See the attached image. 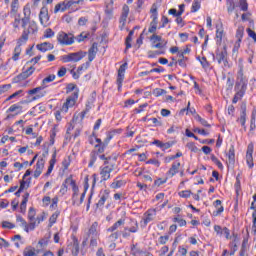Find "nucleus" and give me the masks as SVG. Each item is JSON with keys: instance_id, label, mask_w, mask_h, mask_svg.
<instances>
[{"instance_id": "nucleus-1", "label": "nucleus", "mask_w": 256, "mask_h": 256, "mask_svg": "<svg viewBox=\"0 0 256 256\" xmlns=\"http://www.w3.org/2000/svg\"><path fill=\"white\" fill-rule=\"evenodd\" d=\"M121 134L123 133L122 129H114L111 130L110 132L107 133V137L106 139L103 141H101L100 138H96V144L95 148L98 149V153H104L105 152V147H107V145H109V141H111V139H113V137H115V135Z\"/></svg>"}, {"instance_id": "nucleus-2", "label": "nucleus", "mask_w": 256, "mask_h": 256, "mask_svg": "<svg viewBox=\"0 0 256 256\" xmlns=\"http://www.w3.org/2000/svg\"><path fill=\"white\" fill-rule=\"evenodd\" d=\"M235 91L236 93H242V95H245V91H247V78L243 75V66H239Z\"/></svg>"}, {"instance_id": "nucleus-3", "label": "nucleus", "mask_w": 256, "mask_h": 256, "mask_svg": "<svg viewBox=\"0 0 256 256\" xmlns=\"http://www.w3.org/2000/svg\"><path fill=\"white\" fill-rule=\"evenodd\" d=\"M115 171V162L106 161L102 166H100V177L101 183L103 181H109L111 179V173Z\"/></svg>"}, {"instance_id": "nucleus-4", "label": "nucleus", "mask_w": 256, "mask_h": 256, "mask_svg": "<svg viewBox=\"0 0 256 256\" xmlns=\"http://www.w3.org/2000/svg\"><path fill=\"white\" fill-rule=\"evenodd\" d=\"M71 253H79V243L77 241H74L73 243H70L66 249L60 248L57 252V256H71Z\"/></svg>"}, {"instance_id": "nucleus-5", "label": "nucleus", "mask_w": 256, "mask_h": 256, "mask_svg": "<svg viewBox=\"0 0 256 256\" xmlns=\"http://www.w3.org/2000/svg\"><path fill=\"white\" fill-rule=\"evenodd\" d=\"M57 41L60 45H73L75 43V36L71 33L60 31L57 34Z\"/></svg>"}, {"instance_id": "nucleus-6", "label": "nucleus", "mask_w": 256, "mask_h": 256, "mask_svg": "<svg viewBox=\"0 0 256 256\" xmlns=\"http://www.w3.org/2000/svg\"><path fill=\"white\" fill-rule=\"evenodd\" d=\"M86 56H87V52L78 51V52L69 53L67 55H64L62 57V61L64 63H71V61H74V63H77L78 61H81V59H83Z\"/></svg>"}, {"instance_id": "nucleus-7", "label": "nucleus", "mask_w": 256, "mask_h": 256, "mask_svg": "<svg viewBox=\"0 0 256 256\" xmlns=\"http://www.w3.org/2000/svg\"><path fill=\"white\" fill-rule=\"evenodd\" d=\"M157 217V209L155 208H151L148 209L142 217V221H141V227H147V225H149V223H151L152 221H155Z\"/></svg>"}, {"instance_id": "nucleus-8", "label": "nucleus", "mask_w": 256, "mask_h": 256, "mask_svg": "<svg viewBox=\"0 0 256 256\" xmlns=\"http://www.w3.org/2000/svg\"><path fill=\"white\" fill-rule=\"evenodd\" d=\"M77 99H79V91L76 90L73 92L67 99L66 102L63 104L61 111L62 113H67L70 107H74L75 103H77Z\"/></svg>"}, {"instance_id": "nucleus-9", "label": "nucleus", "mask_w": 256, "mask_h": 256, "mask_svg": "<svg viewBox=\"0 0 256 256\" xmlns=\"http://www.w3.org/2000/svg\"><path fill=\"white\" fill-rule=\"evenodd\" d=\"M215 59L217 60V62L219 63V65H221V63H223L224 67H227L228 65V61H227V47H224L221 50H217L216 51V55L213 54V60L215 61Z\"/></svg>"}, {"instance_id": "nucleus-10", "label": "nucleus", "mask_w": 256, "mask_h": 256, "mask_svg": "<svg viewBox=\"0 0 256 256\" xmlns=\"http://www.w3.org/2000/svg\"><path fill=\"white\" fill-rule=\"evenodd\" d=\"M67 183L72 187V199L75 201L77 199V195H79V186H77V183L72 178H66L65 182L62 184V187H64L62 188V191H67Z\"/></svg>"}, {"instance_id": "nucleus-11", "label": "nucleus", "mask_w": 256, "mask_h": 256, "mask_svg": "<svg viewBox=\"0 0 256 256\" xmlns=\"http://www.w3.org/2000/svg\"><path fill=\"white\" fill-rule=\"evenodd\" d=\"M50 16H49V8H47V6H43L40 9V13H39V21L42 25V27H49V25L51 24L49 22Z\"/></svg>"}, {"instance_id": "nucleus-12", "label": "nucleus", "mask_w": 256, "mask_h": 256, "mask_svg": "<svg viewBox=\"0 0 256 256\" xmlns=\"http://www.w3.org/2000/svg\"><path fill=\"white\" fill-rule=\"evenodd\" d=\"M22 28L24 30H23L21 39H23V41H27L29 39V35H33V33H36L37 24L35 22H32L28 25V27L26 25L25 27H22Z\"/></svg>"}, {"instance_id": "nucleus-13", "label": "nucleus", "mask_w": 256, "mask_h": 256, "mask_svg": "<svg viewBox=\"0 0 256 256\" xmlns=\"http://www.w3.org/2000/svg\"><path fill=\"white\" fill-rule=\"evenodd\" d=\"M24 17L22 18V27H27L31 22V5L26 4L23 8Z\"/></svg>"}, {"instance_id": "nucleus-14", "label": "nucleus", "mask_w": 256, "mask_h": 256, "mask_svg": "<svg viewBox=\"0 0 256 256\" xmlns=\"http://www.w3.org/2000/svg\"><path fill=\"white\" fill-rule=\"evenodd\" d=\"M125 69H127V63L122 64L118 69V76L116 80L118 91H121V87H123V81L125 80Z\"/></svg>"}, {"instance_id": "nucleus-15", "label": "nucleus", "mask_w": 256, "mask_h": 256, "mask_svg": "<svg viewBox=\"0 0 256 256\" xmlns=\"http://www.w3.org/2000/svg\"><path fill=\"white\" fill-rule=\"evenodd\" d=\"M241 112H240V117L236 120L237 123H240L244 129H247V126L245 125L247 121V104L242 103L240 106Z\"/></svg>"}, {"instance_id": "nucleus-16", "label": "nucleus", "mask_w": 256, "mask_h": 256, "mask_svg": "<svg viewBox=\"0 0 256 256\" xmlns=\"http://www.w3.org/2000/svg\"><path fill=\"white\" fill-rule=\"evenodd\" d=\"M55 77V74H51L48 77L44 78L42 80L41 86L31 89L30 93H37V91H43V89H47V83H52V81H55Z\"/></svg>"}, {"instance_id": "nucleus-17", "label": "nucleus", "mask_w": 256, "mask_h": 256, "mask_svg": "<svg viewBox=\"0 0 256 256\" xmlns=\"http://www.w3.org/2000/svg\"><path fill=\"white\" fill-rule=\"evenodd\" d=\"M98 197L99 200L96 203V209H103L105 202L109 199V190L101 191Z\"/></svg>"}, {"instance_id": "nucleus-18", "label": "nucleus", "mask_w": 256, "mask_h": 256, "mask_svg": "<svg viewBox=\"0 0 256 256\" xmlns=\"http://www.w3.org/2000/svg\"><path fill=\"white\" fill-rule=\"evenodd\" d=\"M253 143L248 144L247 146V151H246V163L249 167V169H253L254 164H253Z\"/></svg>"}, {"instance_id": "nucleus-19", "label": "nucleus", "mask_w": 256, "mask_h": 256, "mask_svg": "<svg viewBox=\"0 0 256 256\" xmlns=\"http://www.w3.org/2000/svg\"><path fill=\"white\" fill-rule=\"evenodd\" d=\"M45 168V159L40 158L36 163V169L34 171V178L38 179L43 173V169Z\"/></svg>"}, {"instance_id": "nucleus-20", "label": "nucleus", "mask_w": 256, "mask_h": 256, "mask_svg": "<svg viewBox=\"0 0 256 256\" xmlns=\"http://www.w3.org/2000/svg\"><path fill=\"white\" fill-rule=\"evenodd\" d=\"M180 167H181V162H179V161L173 162L171 168L166 173L167 177H175V175H177V173H179Z\"/></svg>"}, {"instance_id": "nucleus-21", "label": "nucleus", "mask_w": 256, "mask_h": 256, "mask_svg": "<svg viewBox=\"0 0 256 256\" xmlns=\"http://www.w3.org/2000/svg\"><path fill=\"white\" fill-rule=\"evenodd\" d=\"M100 235V230H99V223L94 222L90 226L88 230V237H99Z\"/></svg>"}, {"instance_id": "nucleus-22", "label": "nucleus", "mask_w": 256, "mask_h": 256, "mask_svg": "<svg viewBox=\"0 0 256 256\" xmlns=\"http://www.w3.org/2000/svg\"><path fill=\"white\" fill-rule=\"evenodd\" d=\"M33 73H35V67L30 66L29 68H27L25 71H23L21 74L18 75V79L20 81L29 79V77H31V75H33Z\"/></svg>"}, {"instance_id": "nucleus-23", "label": "nucleus", "mask_w": 256, "mask_h": 256, "mask_svg": "<svg viewBox=\"0 0 256 256\" xmlns=\"http://www.w3.org/2000/svg\"><path fill=\"white\" fill-rule=\"evenodd\" d=\"M55 163H57V151L55 150L54 153L52 154V158L49 161V167L48 170L46 172V177H49V175H51V173H53V169L55 167Z\"/></svg>"}, {"instance_id": "nucleus-24", "label": "nucleus", "mask_w": 256, "mask_h": 256, "mask_svg": "<svg viewBox=\"0 0 256 256\" xmlns=\"http://www.w3.org/2000/svg\"><path fill=\"white\" fill-rule=\"evenodd\" d=\"M97 43H93L92 46L90 47V49L88 50V61L91 62L95 59V57L97 56Z\"/></svg>"}, {"instance_id": "nucleus-25", "label": "nucleus", "mask_w": 256, "mask_h": 256, "mask_svg": "<svg viewBox=\"0 0 256 256\" xmlns=\"http://www.w3.org/2000/svg\"><path fill=\"white\" fill-rule=\"evenodd\" d=\"M10 17L14 19V21L12 22L14 29H19V25L23 27V19H21V14H10Z\"/></svg>"}, {"instance_id": "nucleus-26", "label": "nucleus", "mask_w": 256, "mask_h": 256, "mask_svg": "<svg viewBox=\"0 0 256 256\" xmlns=\"http://www.w3.org/2000/svg\"><path fill=\"white\" fill-rule=\"evenodd\" d=\"M130 225L131 227H125L124 231H129V233H137V231H139V223L137 222V220H130Z\"/></svg>"}, {"instance_id": "nucleus-27", "label": "nucleus", "mask_w": 256, "mask_h": 256, "mask_svg": "<svg viewBox=\"0 0 256 256\" xmlns=\"http://www.w3.org/2000/svg\"><path fill=\"white\" fill-rule=\"evenodd\" d=\"M228 157V165H235V146H230L229 151L227 153Z\"/></svg>"}, {"instance_id": "nucleus-28", "label": "nucleus", "mask_w": 256, "mask_h": 256, "mask_svg": "<svg viewBox=\"0 0 256 256\" xmlns=\"http://www.w3.org/2000/svg\"><path fill=\"white\" fill-rule=\"evenodd\" d=\"M36 49H38V51H42V53H45L46 51H51V49H53V44L49 42L37 44Z\"/></svg>"}, {"instance_id": "nucleus-29", "label": "nucleus", "mask_w": 256, "mask_h": 256, "mask_svg": "<svg viewBox=\"0 0 256 256\" xmlns=\"http://www.w3.org/2000/svg\"><path fill=\"white\" fill-rule=\"evenodd\" d=\"M127 17H129V6L124 5L122 8V14L120 17V23H122V25H125V22L127 21Z\"/></svg>"}, {"instance_id": "nucleus-30", "label": "nucleus", "mask_w": 256, "mask_h": 256, "mask_svg": "<svg viewBox=\"0 0 256 256\" xmlns=\"http://www.w3.org/2000/svg\"><path fill=\"white\" fill-rule=\"evenodd\" d=\"M121 225H125V219H119L116 223L107 229V233L115 232L118 228L121 227Z\"/></svg>"}, {"instance_id": "nucleus-31", "label": "nucleus", "mask_w": 256, "mask_h": 256, "mask_svg": "<svg viewBox=\"0 0 256 256\" xmlns=\"http://www.w3.org/2000/svg\"><path fill=\"white\" fill-rule=\"evenodd\" d=\"M29 201V192L23 195V200L20 204V212L25 213L27 211V202Z\"/></svg>"}, {"instance_id": "nucleus-32", "label": "nucleus", "mask_w": 256, "mask_h": 256, "mask_svg": "<svg viewBox=\"0 0 256 256\" xmlns=\"http://www.w3.org/2000/svg\"><path fill=\"white\" fill-rule=\"evenodd\" d=\"M47 92L43 90H39L37 92L31 93V90L28 91V95H34L30 101H37L38 99L43 98L44 95H46Z\"/></svg>"}, {"instance_id": "nucleus-33", "label": "nucleus", "mask_w": 256, "mask_h": 256, "mask_svg": "<svg viewBox=\"0 0 256 256\" xmlns=\"http://www.w3.org/2000/svg\"><path fill=\"white\" fill-rule=\"evenodd\" d=\"M10 15H18L19 14V0H12L11 3Z\"/></svg>"}, {"instance_id": "nucleus-34", "label": "nucleus", "mask_w": 256, "mask_h": 256, "mask_svg": "<svg viewBox=\"0 0 256 256\" xmlns=\"http://www.w3.org/2000/svg\"><path fill=\"white\" fill-rule=\"evenodd\" d=\"M89 37H91L89 32H82L78 36L74 37V40H76L78 43H83V41H87Z\"/></svg>"}, {"instance_id": "nucleus-35", "label": "nucleus", "mask_w": 256, "mask_h": 256, "mask_svg": "<svg viewBox=\"0 0 256 256\" xmlns=\"http://www.w3.org/2000/svg\"><path fill=\"white\" fill-rule=\"evenodd\" d=\"M159 23L158 18H156L154 16V18H152V21L150 22V27L148 29L149 33H153V35H155L156 31H157V24Z\"/></svg>"}, {"instance_id": "nucleus-36", "label": "nucleus", "mask_w": 256, "mask_h": 256, "mask_svg": "<svg viewBox=\"0 0 256 256\" xmlns=\"http://www.w3.org/2000/svg\"><path fill=\"white\" fill-rule=\"evenodd\" d=\"M81 2L82 0H64L63 5L67 10V9H71V7H73L74 5H79V3Z\"/></svg>"}, {"instance_id": "nucleus-37", "label": "nucleus", "mask_w": 256, "mask_h": 256, "mask_svg": "<svg viewBox=\"0 0 256 256\" xmlns=\"http://www.w3.org/2000/svg\"><path fill=\"white\" fill-rule=\"evenodd\" d=\"M97 157H99V150L98 151H92L90 153V161L88 164V167H93L95 165V162L97 161Z\"/></svg>"}, {"instance_id": "nucleus-38", "label": "nucleus", "mask_w": 256, "mask_h": 256, "mask_svg": "<svg viewBox=\"0 0 256 256\" xmlns=\"http://www.w3.org/2000/svg\"><path fill=\"white\" fill-rule=\"evenodd\" d=\"M247 249H249V239L244 238L240 250V256H245V253H247Z\"/></svg>"}, {"instance_id": "nucleus-39", "label": "nucleus", "mask_w": 256, "mask_h": 256, "mask_svg": "<svg viewBox=\"0 0 256 256\" xmlns=\"http://www.w3.org/2000/svg\"><path fill=\"white\" fill-rule=\"evenodd\" d=\"M214 206L217 209L216 212H214V215H215V217H217V215H221V213H223V211H224V208L221 205V200H216L214 202Z\"/></svg>"}, {"instance_id": "nucleus-40", "label": "nucleus", "mask_w": 256, "mask_h": 256, "mask_svg": "<svg viewBox=\"0 0 256 256\" xmlns=\"http://www.w3.org/2000/svg\"><path fill=\"white\" fill-rule=\"evenodd\" d=\"M123 185H125V181L124 180H119V178H116V179H114V181L112 182L110 187L112 189H120V187H123Z\"/></svg>"}, {"instance_id": "nucleus-41", "label": "nucleus", "mask_w": 256, "mask_h": 256, "mask_svg": "<svg viewBox=\"0 0 256 256\" xmlns=\"http://www.w3.org/2000/svg\"><path fill=\"white\" fill-rule=\"evenodd\" d=\"M37 250L33 247H26L23 251L24 256H37Z\"/></svg>"}, {"instance_id": "nucleus-42", "label": "nucleus", "mask_w": 256, "mask_h": 256, "mask_svg": "<svg viewBox=\"0 0 256 256\" xmlns=\"http://www.w3.org/2000/svg\"><path fill=\"white\" fill-rule=\"evenodd\" d=\"M251 209L255 210L252 214V217H253L252 231H253L254 235H256V205H255V202H252Z\"/></svg>"}, {"instance_id": "nucleus-43", "label": "nucleus", "mask_w": 256, "mask_h": 256, "mask_svg": "<svg viewBox=\"0 0 256 256\" xmlns=\"http://www.w3.org/2000/svg\"><path fill=\"white\" fill-rule=\"evenodd\" d=\"M108 233H111L108 236L109 243H113V242L117 241L119 239V235H121V233H119V231L108 232Z\"/></svg>"}, {"instance_id": "nucleus-44", "label": "nucleus", "mask_w": 256, "mask_h": 256, "mask_svg": "<svg viewBox=\"0 0 256 256\" xmlns=\"http://www.w3.org/2000/svg\"><path fill=\"white\" fill-rule=\"evenodd\" d=\"M94 102H95V98L93 97L90 100H88L86 104V109L82 112V117H85V115H87V112L91 111V108L93 107Z\"/></svg>"}, {"instance_id": "nucleus-45", "label": "nucleus", "mask_w": 256, "mask_h": 256, "mask_svg": "<svg viewBox=\"0 0 256 256\" xmlns=\"http://www.w3.org/2000/svg\"><path fill=\"white\" fill-rule=\"evenodd\" d=\"M35 227H37V222L34 221H30L29 224H26V226H24V230L26 231V233H29L30 231H35Z\"/></svg>"}, {"instance_id": "nucleus-46", "label": "nucleus", "mask_w": 256, "mask_h": 256, "mask_svg": "<svg viewBox=\"0 0 256 256\" xmlns=\"http://www.w3.org/2000/svg\"><path fill=\"white\" fill-rule=\"evenodd\" d=\"M59 217V212H54L49 218V225L48 227H53L55 223H57V218Z\"/></svg>"}, {"instance_id": "nucleus-47", "label": "nucleus", "mask_w": 256, "mask_h": 256, "mask_svg": "<svg viewBox=\"0 0 256 256\" xmlns=\"http://www.w3.org/2000/svg\"><path fill=\"white\" fill-rule=\"evenodd\" d=\"M105 13L107 15H111V13H113V0L106 1Z\"/></svg>"}, {"instance_id": "nucleus-48", "label": "nucleus", "mask_w": 256, "mask_h": 256, "mask_svg": "<svg viewBox=\"0 0 256 256\" xmlns=\"http://www.w3.org/2000/svg\"><path fill=\"white\" fill-rule=\"evenodd\" d=\"M244 33L245 28L243 26H239L236 31V39L242 41Z\"/></svg>"}, {"instance_id": "nucleus-49", "label": "nucleus", "mask_w": 256, "mask_h": 256, "mask_svg": "<svg viewBox=\"0 0 256 256\" xmlns=\"http://www.w3.org/2000/svg\"><path fill=\"white\" fill-rule=\"evenodd\" d=\"M29 185H31V178H28V179H23L21 182H20V187L19 189H21L22 191L24 189H29Z\"/></svg>"}, {"instance_id": "nucleus-50", "label": "nucleus", "mask_w": 256, "mask_h": 256, "mask_svg": "<svg viewBox=\"0 0 256 256\" xmlns=\"http://www.w3.org/2000/svg\"><path fill=\"white\" fill-rule=\"evenodd\" d=\"M75 91H78V93H79V88L77 87V85H75L73 83H69L66 86V93H75Z\"/></svg>"}, {"instance_id": "nucleus-51", "label": "nucleus", "mask_w": 256, "mask_h": 256, "mask_svg": "<svg viewBox=\"0 0 256 256\" xmlns=\"http://www.w3.org/2000/svg\"><path fill=\"white\" fill-rule=\"evenodd\" d=\"M20 55H21V45H18L14 49V55L12 56L13 61H19Z\"/></svg>"}, {"instance_id": "nucleus-52", "label": "nucleus", "mask_w": 256, "mask_h": 256, "mask_svg": "<svg viewBox=\"0 0 256 256\" xmlns=\"http://www.w3.org/2000/svg\"><path fill=\"white\" fill-rule=\"evenodd\" d=\"M198 61L201 63L203 69H209L210 67V64H209V61H207V58L206 57H197Z\"/></svg>"}, {"instance_id": "nucleus-53", "label": "nucleus", "mask_w": 256, "mask_h": 256, "mask_svg": "<svg viewBox=\"0 0 256 256\" xmlns=\"http://www.w3.org/2000/svg\"><path fill=\"white\" fill-rule=\"evenodd\" d=\"M199 9H201V2H199L198 0H194L191 8V13H197Z\"/></svg>"}, {"instance_id": "nucleus-54", "label": "nucleus", "mask_w": 256, "mask_h": 256, "mask_svg": "<svg viewBox=\"0 0 256 256\" xmlns=\"http://www.w3.org/2000/svg\"><path fill=\"white\" fill-rule=\"evenodd\" d=\"M167 45V42H152V49H163Z\"/></svg>"}, {"instance_id": "nucleus-55", "label": "nucleus", "mask_w": 256, "mask_h": 256, "mask_svg": "<svg viewBox=\"0 0 256 256\" xmlns=\"http://www.w3.org/2000/svg\"><path fill=\"white\" fill-rule=\"evenodd\" d=\"M153 95L155 97H161V95H167V90L161 89V88H156L153 90Z\"/></svg>"}, {"instance_id": "nucleus-56", "label": "nucleus", "mask_w": 256, "mask_h": 256, "mask_svg": "<svg viewBox=\"0 0 256 256\" xmlns=\"http://www.w3.org/2000/svg\"><path fill=\"white\" fill-rule=\"evenodd\" d=\"M211 161L213 163H215V165H217L218 169L223 170V163H221V161H219V159L217 158L216 155H214V154L211 155Z\"/></svg>"}, {"instance_id": "nucleus-57", "label": "nucleus", "mask_w": 256, "mask_h": 256, "mask_svg": "<svg viewBox=\"0 0 256 256\" xmlns=\"http://www.w3.org/2000/svg\"><path fill=\"white\" fill-rule=\"evenodd\" d=\"M150 41H152V43H163L165 42V40H163V37L157 35V34H153L151 37H150Z\"/></svg>"}, {"instance_id": "nucleus-58", "label": "nucleus", "mask_w": 256, "mask_h": 256, "mask_svg": "<svg viewBox=\"0 0 256 256\" xmlns=\"http://www.w3.org/2000/svg\"><path fill=\"white\" fill-rule=\"evenodd\" d=\"M21 235L17 234V235H14V237H12V241H14V245L15 247H17V249H19V247H21Z\"/></svg>"}, {"instance_id": "nucleus-59", "label": "nucleus", "mask_w": 256, "mask_h": 256, "mask_svg": "<svg viewBox=\"0 0 256 256\" xmlns=\"http://www.w3.org/2000/svg\"><path fill=\"white\" fill-rule=\"evenodd\" d=\"M44 37L46 39H51V37H55V32L51 28H47L44 32Z\"/></svg>"}, {"instance_id": "nucleus-60", "label": "nucleus", "mask_w": 256, "mask_h": 256, "mask_svg": "<svg viewBox=\"0 0 256 256\" xmlns=\"http://www.w3.org/2000/svg\"><path fill=\"white\" fill-rule=\"evenodd\" d=\"M227 11L228 13L235 11V2L233 0H227Z\"/></svg>"}, {"instance_id": "nucleus-61", "label": "nucleus", "mask_w": 256, "mask_h": 256, "mask_svg": "<svg viewBox=\"0 0 256 256\" xmlns=\"http://www.w3.org/2000/svg\"><path fill=\"white\" fill-rule=\"evenodd\" d=\"M59 11H61L62 13L66 11V8H65V5H63V2L56 4L54 8V13H59Z\"/></svg>"}, {"instance_id": "nucleus-62", "label": "nucleus", "mask_w": 256, "mask_h": 256, "mask_svg": "<svg viewBox=\"0 0 256 256\" xmlns=\"http://www.w3.org/2000/svg\"><path fill=\"white\" fill-rule=\"evenodd\" d=\"M196 120L199 121V123H200L203 127H211V124H209V122H207V120L201 118V116H199V115L196 116Z\"/></svg>"}, {"instance_id": "nucleus-63", "label": "nucleus", "mask_w": 256, "mask_h": 256, "mask_svg": "<svg viewBox=\"0 0 256 256\" xmlns=\"http://www.w3.org/2000/svg\"><path fill=\"white\" fill-rule=\"evenodd\" d=\"M35 208L31 207L29 208V211H28V219L29 221H35Z\"/></svg>"}, {"instance_id": "nucleus-64", "label": "nucleus", "mask_w": 256, "mask_h": 256, "mask_svg": "<svg viewBox=\"0 0 256 256\" xmlns=\"http://www.w3.org/2000/svg\"><path fill=\"white\" fill-rule=\"evenodd\" d=\"M131 252H132V255H141V253H143L141 249L137 248V244H133L131 246Z\"/></svg>"}]
</instances>
